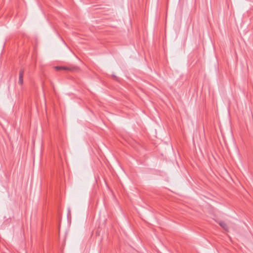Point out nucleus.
<instances>
[{"label": "nucleus", "mask_w": 253, "mask_h": 253, "mask_svg": "<svg viewBox=\"0 0 253 253\" xmlns=\"http://www.w3.org/2000/svg\"><path fill=\"white\" fill-rule=\"evenodd\" d=\"M24 73V69H21L19 71V81H18V83L20 85H22L23 83Z\"/></svg>", "instance_id": "f257e3e1"}, {"label": "nucleus", "mask_w": 253, "mask_h": 253, "mask_svg": "<svg viewBox=\"0 0 253 253\" xmlns=\"http://www.w3.org/2000/svg\"><path fill=\"white\" fill-rule=\"evenodd\" d=\"M55 69L57 71H59V70H61L71 71L73 70L71 68H69L68 67H65V66H56V67H55Z\"/></svg>", "instance_id": "f03ea898"}, {"label": "nucleus", "mask_w": 253, "mask_h": 253, "mask_svg": "<svg viewBox=\"0 0 253 253\" xmlns=\"http://www.w3.org/2000/svg\"><path fill=\"white\" fill-rule=\"evenodd\" d=\"M219 225L225 231H228V227L226 223L222 221H220L219 222Z\"/></svg>", "instance_id": "7ed1b4c3"}]
</instances>
